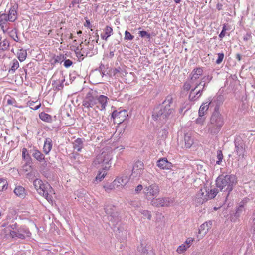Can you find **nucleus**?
Wrapping results in <instances>:
<instances>
[{
    "instance_id": "34",
    "label": "nucleus",
    "mask_w": 255,
    "mask_h": 255,
    "mask_svg": "<svg viewBox=\"0 0 255 255\" xmlns=\"http://www.w3.org/2000/svg\"><path fill=\"white\" fill-rule=\"evenodd\" d=\"M193 86H196V84L192 82L190 79L185 82L183 86V88L185 91L191 90Z\"/></svg>"
},
{
    "instance_id": "53",
    "label": "nucleus",
    "mask_w": 255,
    "mask_h": 255,
    "mask_svg": "<svg viewBox=\"0 0 255 255\" xmlns=\"http://www.w3.org/2000/svg\"><path fill=\"white\" fill-rule=\"evenodd\" d=\"M205 120V118L204 117V116H199V117L196 119V123L198 124L202 125Z\"/></svg>"
},
{
    "instance_id": "21",
    "label": "nucleus",
    "mask_w": 255,
    "mask_h": 255,
    "mask_svg": "<svg viewBox=\"0 0 255 255\" xmlns=\"http://www.w3.org/2000/svg\"><path fill=\"white\" fill-rule=\"evenodd\" d=\"M247 200H243L239 203L235 213V216L237 218L240 217L245 212V205Z\"/></svg>"
},
{
    "instance_id": "16",
    "label": "nucleus",
    "mask_w": 255,
    "mask_h": 255,
    "mask_svg": "<svg viewBox=\"0 0 255 255\" xmlns=\"http://www.w3.org/2000/svg\"><path fill=\"white\" fill-rule=\"evenodd\" d=\"M129 178L128 175L123 174L120 177H117L114 180V184L116 187H124L128 182Z\"/></svg>"
},
{
    "instance_id": "12",
    "label": "nucleus",
    "mask_w": 255,
    "mask_h": 255,
    "mask_svg": "<svg viewBox=\"0 0 255 255\" xmlns=\"http://www.w3.org/2000/svg\"><path fill=\"white\" fill-rule=\"evenodd\" d=\"M207 196L206 187L200 189L196 193L194 198V201L196 203L197 206L202 204L208 201Z\"/></svg>"
},
{
    "instance_id": "7",
    "label": "nucleus",
    "mask_w": 255,
    "mask_h": 255,
    "mask_svg": "<svg viewBox=\"0 0 255 255\" xmlns=\"http://www.w3.org/2000/svg\"><path fill=\"white\" fill-rule=\"evenodd\" d=\"M144 194L148 200L155 198L159 194L160 188L156 183H153L144 188Z\"/></svg>"
},
{
    "instance_id": "11",
    "label": "nucleus",
    "mask_w": 255,
    "mask_h": 255,
    "mask_svg": "<svg viewBox=\"0 0 255 255\" xmlns=\"http://www.w3.org/2000/svg\"><path fill=\"white\" fill-rule=\"evenodd\" d=\"M128 116L126 110L120 111L115 110L112 113L111 118L113 119L114 123L119 124L123 122Z\"/></svg>"
},
{
    "instance_id": "44",
    "label": "nucleus",
    "mask_w": 255,
    "mask_h": 255,
    "mask_svg": "<svg viewBox=\"0 0 255 255\" xmlns=\"http://www.w3.org/2000/svg\"><path fill=\"white\" fill-rule=\"evenodd\" d=\"M141 213L143 215L144 218H147L149 220H151L152 214L150 211L148 210H142Z\"/></svg>"
},
{
    "instance_id": "60",
    "label": "nucleus",
    "mask_w": 255,
    "mask_h": 255,
    "mask_svg": "<svg viewBox=\"0 0 255 255\" xmlns=\"http://www.w3.org/2000/svg\"><path fill=\"white\" fill-rule=\"evenodd\" d=\"M161 132H162V136L163 138L165 139L167 137L168 134L167 130L166 129H162Z\"/></svg>"
},
{
    "instance_id": "8",
    "label": "nucleus",
    "mask_w": 255,
    "mask_h": 255,
    "mask_svg": "<svg viewBox=\"0 0 255 255\" xmlns=\"http://www.w3.org/2000/svg\"><path fill=\"white\" fill-rule=\"evenodd\" d=\"M10 236L12 238H19L24 239L26 237H30L31 233L25 226L19 227L17 230L10 231Z\"/></svg>"
},
{
    "instance_id": "10",
    "label": "nucleus",
    "mask_w": 255,
    "mask_h": 255,
    "mask_svg": "<svg viewBox=\"0 0 255 255\" xmlns=\"http://www.w3.org/2000/svg\"><path fill=\"white\" fill-rule=\"evenodd\" d=\"M105 211L108 215L109 220L114 222L118 220V213L115 206L111 204L105 205Z\"/></svg>"
},
{
    "instance_id": "64",
    "label": "nucleus",
    "mask_w": 255,
    "mask_h": 255,
    "mask_svg": "<svg viewBox=\"0 0 255 255\" xmlns=\"http://www.w3.org/2000/svg\"><path fill=\"white\" fill-rule=\"evenodd\" d=\"M122 41V35L119 33V37L116 40L115 44H119Z\"/></svg>"
},
{
    "instance_id": "62",
    "label": "nucleus",
    "mask_w": 255,
    "mask_h": 255,
    "mask_svg": "<svg viewBox=\"0 0 255 255\" xmlns=\"http://www.w3.org/2000/svg\"><path fill=\"white\" fill-rule=\"evenodd\" d=\"M143 189V186L141 184L138 185L135 189L136 193H139Z\"/></svg>"
},
{
    "instance_id": "31",
    "label": "nucleus",
    "mask_w": 255,
    "mask_h": 255,
    "mask_svg": "<svg viewBox=\"0 0 255 255\" xmlns=\"http://www.w3.org/2000/svg\"><path fill=\"white\" fill-rule=\"evenodd\" d=\"M73 148L77 151L79 152L83 148V141L82 139L77 138L73 143Z\"/></svg>"
},
{
    "instance_id": "61",
    "label": "nucleus",
    "mask_w": 255,
    "mask_h": 255,
    "mask_svg": "<svg viewBox=\"0 0 255 255\" xmlns=\"http://www.w3.org/2000/svg\"><path fill=\"white\" fill-rule=\"evenodd\" d=\"M193 241V239L192 238H188L186 242H185V244L186 245V246H189V247L190 246L191 244L192 243Z\"/></svg>"
},
{
    "instance_id": "13",
    "label": "nucleus",
    "mask_w": 255,
    "mask_h": 255,
    "mask_svg": "<svg viewBox=\"0 0 255 255\" xmlns=\"http://www.w3.org/2000/svg\"><path fill=\"white\" fill-rule=\"evenodd\" d=\"M97 104V96H93L91 93H89L83 100L82 105L89 109L93 107Z\"/></svg>"
},
{
    "instance_id": "55",
    "label": "nucleus",
    "mask_w": 255,
    "mask_h": 255,
    "mask_svg": "<svg viewBox=\"0 0 255 255\" xmlns=\"http://www.w3.org/2000/svg\"><path fill=\"white\" fill-rule=\"evenodd\" d=\"M11 36L13 38V40L15 41H16V42H18V37L17 36V33H16V31L15 30H12L11 32Z\"/></svg>"
},
{
    "instance_id": "56",
    "label": "nucleus",
    "mask_w": 255,
    "mask_h": 255,
    "mask_svg": "<svg viewBox=\"0 0 255 255\" xmlns=\"http://www.w3.org/2000/svg\"><path fill=\"white\" fill-rule=\"evenodd\" d=\"M227 30L226 28V25L225 24H224L223 29L222 31L221 32L220 34H219V37L221 38H223L226 34V31Z\"/></svg>"
},
{
    "instance_id": "63",
    "label": "nucleus",
    "mask_w": 255,
    "mask_h": 255,
    "mask_svg": "<svg viewBox=\"0 0 255 255\" xmlns=\"http://www.w3.org/2000/svg\"><path fill=\"white\" fill-rule=\"evenodd\" d=\"M19 227L17 223L10 225V228L12 229L11 231L17 230Z\"/></svg>"
},
{
    "instance_id": "54",
    "label": "nucleus",
    "mask_w": 255,
    "mask_h": 255,
    "mask_svg": "<svg viewBox=\"0 0 255 255\" xmlns=\"http://www.w3.org/2000/svg\"><path fill=\"white\" fill-rule=\"evenodd\" d=\"M236 151L239 156H243V148L241 146L235 145Z\"/></svg>"
},
{
    "instance_id": "36",
    "label": "nucleus",
    "mask_w": 255,
    "mask_h": 255,
    "mask_svg": "<svg viewBox=\"0 0 255 255\" xmlns=\"http://www.w3.org/2000/svg\"><path fill=\"white\" fill-rule=\"evenodd\" d=\"M19 67L18 61L16 59H14L12 61V65L11 68L9 70L8 72L11 74H13L16 69Z\"/></svg>"
},
{
    "instance_id": "48",
    "label": "nucleus",
    "mask_w": 255,
    "mask_h": 255,
    "mask_svg": "<svg viewBox=\"0 0 255 255\" xmlns=\"http://www.w3.org/2000/svg\"><path fill=\"white\" fill-rule=\"evenodd\" d=\"M134 36L131 35L130 32L128 31H126L125 33V37L124 39L125 40H132L134 38Z\"/></svg>"
},
{
    "instance_id": "33",
    "label": "nucleus",
    "mask_w": 255,
    "mask_h": 255,
    "mask_svg": "<svg viewBox=\"0 0 255 255\" xmlns=\"http://www.w3.org/2000/svg\"><path fill=\"white\" fill-rule=\"evenodd\" d=\"M184 140L185 145L188 148H190L193 144V139L188 134L185 135Z\"/></svg>"
},
{
    "instance_id": "35",
    "label": "nucleus",
    "mask_w": 255,
    "mask_h": 255,
    "mask_svg": "<svg viewBox=\"0 0 255 255\" xmlns=\"http://www.w3.org/2000/svg\"><path fill=\"white\" fill-rule=\"evenodd\" d=\"M22 158L26 161L27 163H30L31 158L28 153L27 149L25 148L22 149Z\"/></svg>"
},
{
    "instance_id": "58",
    "label": "nucleus",
    "mask_w": 255,
    "mask_h": 255,
    "mask_svg": "<svg viewBox=\"0 0 255 255\" xmlns=\"http://www.w3.org/2000/svg\"><path fill=\"white\" fill-rule=\"evenodd\" d=\"M252 38V35L251 33H247L244 36H243V40L245 41H247L249 40H250Z\"/></svg>"
},
{
    "instance_id": "57",
    "label": "nucleus",
    "mask_w": 255,
    "mask_h": 255,
    "mask_svg": "<svg viewBox=\"0 0 255 255\" xmlns=\"http://www.w3.org/2000/svg\"><path fill=\"white\" fill-rule=\"evenodd\" d=\"M65 57L63 55L57 56L55 58V61L58 63H61L65 60Z\"/></svg>"
},
{
    "instance_id": "43",
    "label": "nucleus",
    "mask_w": 255,
    "mask_h": 255,
    "mask_svg": "<svg viewBox=\"0 0 255 255\" xmlns=\"http://www.w3.org/2000/svg\"><path fill=\"white\" fill-rule=\"evenodd\" d=\"M188 248L189 246H186L185 244H183L178 247L176 251L177 253L181 254L184 252Z\"/></svg>"
},
{
    "instance_id": "19",
    "label": "nucleus",
    "mask_w": 255,
    "mask_h": 255,
    "mask_svg": "<svg viewBox=\"0 0 255 255\" xmlns=\"http://www.w3.org/2000/svg\"><path fill=\"white\" fill-rule=\"evenodd\" d=\"M97 103H99L100 105V107L98 106H97L96 107L101 111L105 110L107 105L108 100H109L108 98L103 95L97 96Z\"/></svg>"
},
{
    "instance_id": "2",
    "label": "nucleus",
    "mask_w": 255,
    "mask_h": 255,
    "mask_svg": "<svg viewBox=\"0 0 255 255\" xmlns=\"http://www.w3.org/2000/svg\"><path fill=\"white\" fill-rule=\"evenodd\" d=\"M223 116L220 112L214 111L207 124V129L208 133L212 135L218 134L224 124Z\"/></svg>"
},
{
    "instance_id": "32",
    "label": "nucleus",
    "mask_w": 255,
    "mask_h": 255,
    "mask_svg": "<svg viewBox=\"0 0 255 255\" xmlns=\"http://www.w3.org/2000/svg\"><path fill=\"white\" fill-rule=\"evenodd\" d=\"M109 75L110 76H121V75L123 74V70L121 69L120 67L117 68H113L111 69L109 71Z\"/></svg>"
},
{
    "instance_id": "42",
    "label": "nucleus",
    "mask_w": 255,
    "mask_h": 255,
    "mask_svg": "<svg viewBox=\"0 0 255 255\" xmlns=\"http://www.w3.org/2000/svg\"><path fill=\"white\" fill-rule=\"evenodd\" d=\"M7 188V182L4 179H0V191Z\"/></svg>"
},
{
    "instance_id": "28",
    "label": "nucleus",
    "mask_w": 255,
    "mask_h": 255,
    "mask_svg": "<svg viewBox=\"0 0 255 255\" xmlns=\"http://www.w3.org/2000/svg\"><path fill=\"white\" fill-rule=\"evenodd\" d=\"M83 42H82L80 44V46L76 48L75 52L76 55L77 57L78 58L79 60L82 61L84 59V58L85 57H87L86 55L84 54V53H83V49H82V44Z\"/></svg>"
},
{
    "instance_id": "29",
    "label": "nucleus",
    "mask_w": 255,
    "mask_h": 255,
    "mask_svg": "<svg viewBox=\"0 0 255 255\" xmlns=\"http://www.w3.org/2000/svg\"><path fill=\"white\" fill-rule=\"evenodd\" d=\"M32 156L39 162H42L45 160L44 155L37 149L34 150Z\"/></svg>"
},
{
    "instance_id": "59",
    "label": "nucleus",
    "mask_w": 255,
    "mask_h": 255,
    "mask_svg": "<svg viewBox=\"0 0 255 255\" xmlns=\"http://www.w3.org/2000/svg\"><path fill=\"white\" fill-rule=\"evenodd\" d=\"M72 63H72L71 60H70L69 59L66 60L64 61V66L66 68H68V67H69L72 64Z\"/></svg>"
},
{
    "instance_id": "23",
    "label": "nucleus",
    "mask_w": 255,
    "mask_h": 255,
    "mask_svg": "<svg viewBox=\"0 0 255 255\" xmlns=\"http://www.w3.org/2000/svg\"><path fill=\"white\" fill-rule=\"evenodd\" d=\"M82 49L83 53L87 56L91 57L94 55V45L92 44H90L89 42H88L86 44V47H82Z\"/></svg>"
},
{
    "instance_id": "4",
    "label": "nucleus",
    "mask_w": 255,
    "mask_h": 255,
    "mask_svg": "<svg viewBox=\"0 0 255 255\" xmlns=\"http://www.w3.org/2000/svg\"><path fill=\"white\" fill-rule=\"evenodd\" d=\"M33 185L39 194L44 197L49 203H52V195L54 192L49 184H44L41 180L36 179L33 181Z\"/></svg>"
},
{
    "instance_id": "46",
    "label": "nucleus",
    "mask_w": 255,
    "mask_h": 255,
    "mask_svg": "<svg viewBox=\"0 0 255 255\" xmlns=\"http://www.w3.org/2000/svg\"><path fill=\"white\" fill-rule=\"evenodd\" d=\"M106 175V171H102L100 172L99 174L97 175L96 177L95 178V180L97 181L99 180V181H101L102 179H103L105 175Z\"/></svg>"
},
{
    "instance_id": "26",
    "label": "nucleus",
    "mask_w": 255,
    "mask_h": 255,
    "mask_svg": "<svg viewBox=\"0 0 255 255\" xmlns=\"http://www.w3.org/2000/svg\"><path fill=\"white\" fill-rule=\"evenodd\" d=\"M8 19L10 22H14L17 19V11L16 8L12 6L9 10L8 14L7 15Z\"/></svg>"
},
{
    "instance_id": "3",
    "label": "nucleus",
    "mask_w": 255,
    "mask_h": 255,
    "mask_svg": "<svg viewBox=\"0 0 255 255\" xmlns=\"http://www.w3.org/2000/svg\"><path fill=\"white\" fill-rule=\"evenodd\" d=\"M216 186L222 192H227V196L233 190L237 183V178L234 175H221L216 180Z\"/></svg>"
},
{
    "instance_id": "39",
    "label": "nucleus",
    "mask_w": 255,
    "mask_h": 255,
    "mask_svg": "<svg viewBox=\"0 0 255 255\" xmlns=\"http://www.w3.org/2000/svg\"><path fill=\"white\" fill-rule=\"evenodd\" d=\"M27 56V52L26 51L23 50H20L18 53V58L21 61H24Z\"/></svg>"
},
{
    "instance_id": "52",
    "label": "nucleus",
    "mask_w": 255,
    "mask_h": 255,
    "mask_svg": "<svg viewBox=\"0 0 255 255\" xmlns=\"http://www.w3.org/2000/svg\"><path fill=\"white\" fill-rule=\"evenodd\" d=\"M141 255H153V254L151 251L148 252V250L146 248H143Z\"/></svg>"
},
{
    "instance_id": "20",
    "label": "nucleus",
    "mask_w": 255,
    "mask_h": 255,
    "mask_svg": "<svg viewBox=\"0 0 255 255\" xmlns=\"http://www.w3.org/2000/svg\"><path fill=\"white\" fill-rule=\"evenodd\" d=\"M212 223L209 221L202 224L199 228V233L205 235L212 227Z\"/></svg>"
},
{
    "instance_id": "9",
    "label": "nucleus",
    "mask_w": 255,
    "mask_h": 255,
    "mask_svg": "<svg viewBox=\"0 0 255 255\" xmlns=\"http://www.w3.org/2000/svg\"><path fill=\"white\" fill-rule=\"evenodd\" d=\"M174 200L168 197L155 198L151 200V204L156 207H168L172 204Z\"/></svg>"
},
{
    "instance_id": "51",
    "label": "nucleus",
    "mask_w": 255,
    "mask_h": 255,
    "mask_svg": "<svg viewBox=\"0 0 255 255\" xmlns=\"http://www.w3.org/2000/svg\"><path fill=\"white\" fill-rule=\"evenodd\" d=\"M212 76L211 75H207V76H205L204 77H203L202 79H201V81L202 82H205V83H209L211 80H212Z\"/></svg>"
},
{
    "instance_id": "1",
    "label": "nucleus",
    "mask_w": 255,
    "mask_h": 255,
    "mask_svg": "<svg viewBox=\"0 0 255 255\" xmlns=\"http://www.w3.org/2000/svg\"><path fill=\"white\" fill-rule=\"evenodd\" d=\"M173 98L172 96L168 95L161 104L156 107L153 112L152 118L161 123H164L173 112L174 108L172 107Z\"/></svg>"
},
{
    "instance_id": "25",
    "label": "nucleus",
    "mask_w": 255,
    "mask_h": 255,
    "mask_svg": "<svg viewBox=\"0 0 255 255\" xmlns=\"http://www.w3.org/2000/svg\"><path fill=\"white\" fill-rule=\"evenodd\" d=\"M52 147V141L50 138L45 139L43 146V152L46 154H48L51 150Z\"/></svg>"
},
{
    "instance_id": "38",
    "label": "nucleus",
    "mask_w": 255,
    "mask_h": 255,
    "mask_svg": "<svg viewBox=\"0 0 255 255\" xmlns=\"http://www.w3.org/2000/svg\"><path fill=\"white\" fill-rule=\"evenodd\" d=\"M28 105L31 109L36 110L40 107L41 104L40 102H38V101L36 102L29 101L28 102Z\"/></svg>"
},
{
    "instance_id": "47",
    "label": "nucleus",
    "mask_w": 255,
    "mask_h": 255,
    "mask_svg": "<svg viewBox=\"0 0 255 255\" xmlns=\"http://www.w3.org/2000/svg\"><path fill=\"white\" fill-rule=\"evenodd\" d=\"M217 154V157L218 158V161H216V163L217 164H220L222 161V159L223 158V155L221 150H218Z\"/></svg>"
},
{
    "instance_id": "50",
    "label": "nucleus",
    "mask_w": 255,
    "mask_h": 255,
    "mask_svg": "<svg viewBox=\"0 0 255 255\" xmlns=\"http://www.w3.org/2000/svg\"><path fill=\"white\" fill-rule=\"evenodd\" d=\"M139 35L141 37H146V38L148 39H150L151 38L150 34L148 33L145 31H139Z\"/></svg>"
},
{
    "instance_id": "18",
    "label": "nucleus",
    "mask_w": 255,
    "mask_h": 255,
    "mask_svg": "<svg viewBox=\"0 0 255 255\" xmlns=\"http://www.w3.org/2000/svg\"><path fill=\"white\" fill-rule=\"evenodd\" d=\"M203 69L201 68L194 69L192 70L190 74V80L196 84L198 83L196 82L197 80L200 78V77L203 74Z\"/></svg>"
},
{
    "instance_id": "24",
    "label": "nucleus",
    "mask_w": 255,
    "mask_h": 255,
    "mask_svg": "<svg viewBox=\"0 0 255 255\" xmlns=\"http://www.w3.org/2000/svg\"><path fill=\"white\" fill-rule=\"evenodd\" d=\"M209 106H210V103L209 101L203 103L202 105L200 106L199 109V116H204L207 113V111L209 108Z\"/></svg>"
},
{
    "instance_id": "22",
    "label": "nucleus",
    "mask_w": 255,
    "mask_h": 255,
    "mask_svg": "<svg viewBox=\"0 0 255 255\" xmlns=\"http://www.w3.org/2000/svg\"><path fill=\"white\" fill-rule=\"evenodd\" d=\"M14 193L18 197L23 199L26 195L25 188L22 186H17L14 190Z\"/></svg>"
},
{
    "instance_id": "45",
    "label": "nucleus",
    "mask_w": 255,
    "mask_h": 255,
    "mask_svg": "<svg viewBox=\"0 0 255 255\" xmlns=\"http://www.w3.org/2000/svg\"><path fill=\"white\" fill-rule=\"evenodd\" d=\"M116 186V185L114 184V181L109 184L106 185L104 186V188L105 190L108 192H110L112 190L114 189L115 188V187Z\"/></svg>"
},
{
    "instance_id": "40",
    "label": "nucleus",
    "mask_w": 255,
    "mask_h": 255,
    "mask_svg": "<svg viewBox=\"0 0 255 255\" xmlns=\"http://www.w3.org/2000/svg\"><path fill=\"white\" fill-rule=\"evenodd\" d=\"M9 46V43L8 40L4 39L2 41H0V48L2 50H6Z\"/></svg>"
},
{
    "instance_id": "15",
    "label": "nucleus",
    "mask_w": 255,
    "mask_h": 255,
    "mask_svg": "<svg viewBox=\"0 0 255 255\" xmlns=\"http://www.w3.org/2000/svg\"><path fill=\"white\" fill-rule=\"evenodd\" d=\"M144 164L142 161H137L134 165L131 176L133 177H138L143 173Z\"/></svg>"
},
{
    "instance_id": "41",
    "label": "nucleus",
    "mask_w": 255,
    "mask_h": 255,
    "mask_svg": "<svg viewBox=\"0 0 255 255\" xmlns=\"http://www.w3.org/2000/svg\"><path fill=\"white\" fill-rule=\"evenodd\" d=\"M8 21L9 20L6 14H2L0 16V25L6 24Z\"/></svg>"
},
{
    "instance_id": "14",
    "label": "nucleus",
    "mask_w": 255,
    "mask_h": 255,
    "mask_svg": "<svg viewBox=\"0 0 255 255\" xmlns=\"http://www.w3.org/2000/svg\"><path fill=\"white\" fill-rule=\"evenodd\" d=\"M224 101V96L222 95H217L211 100L209 99L210 107H215L214 111L219 112V107L222 105Z\"/></svg>"
},
{
    "instance_id": "30",
    "label": "nucleus",
    "mask_w": 255,
    "mask_h": 255,
    "mask_svg": "<svg viewBox=\"0 0 255 255\" xmlns=\"http://www.w3.org/2000/svg\"><path fill=\"white\" fill-rule=\"evenodd\" d=\"M218 193V190L217 189L214 188L209 190V188L207 189L206 188L207 198H208V200L214 198Z\"/></svg>"
},
{
    "instance_id": "6",
    "label": "nucleus",
    "mask_w": 255,
    "mask_h": 255,
    "mask_svg": "<svg viewBox=\"0 0 255 255\" xmlns=\"http://www.w3.org/2000/svg\"><path fill=\"white\" fill-rule=\"evenodd\" d=\"M207 83L200 81L196 83V86L190 90L189 99L191 101H194L198 99L202 94V92L205 89Z\"/></svg>"
},
{
    "instance_id": "5",
    "label": "nucleus",
    "mask_w": 255,
    "mask_h": 255,
    "mask_svg": "<svg viewBox=\"0 0 255 255\" xmlns=\"http://www.w3.org/2000/svg\"><path fill=\"white\" fill-rule=\"evenodd\" d=\"M112 150L110 148L106 147L102 149V152L99 153L96 156L94 161V164L95 165L102 164L103 169L107 170L109 166H107L112 160Z\"/></svg>"
},
{
    "instance_id": "17",
    "label": "nucleus",
    "mask_w": 255,
    "mask_h": 255,
    "mask_svg": "<svg viewBox=\"0 0 255 255\" xmlns=\"http://www.w3.org/2000/svg\"><path fill=\"white\" fill-rule=\"evenodd\" d=\"M157 166L161 169H170L173 165L166 158H162L157 161Z\"/></svg>"
},
{
    "instance_id": "49",
    "label": "nucleus",
    "mask_w": 255,
    "mask_h": 255,
    "mask_svg": "<svg viewBox=\"0 0 255 255\" xmlns=\"http://www.w3.org/2000/svg\"><path fill=\"white\" fill-rule=\"evenodd\" d=\"M224 57V54L223 53L218 54V59L216 61V63L217 64H220Z\"/></svg>"
},
{
    "instance_id": "27",
    "label": "nucleus",
    "mask_w": 255,
    "mask_h": 255,
    "mask_svg": "<svg viewBox=\"0 0 255 255\" xmlns=\"http://www.w3.org/2000/svg\"><path fill=\"white\" fill-rule=\"evenodd\" d=\"M104 34H101V37L102 39L107 41L108 38L113 34V29L109 26H106L104 29Z\"/></svg>"
},
{
    "instance_id": "37",
    "label": "nucleus",
    "mask_w": 255,
    "mask_h": 255,
    "mask_svg": "<svg viewBox=\"0 0 255 255\" xmlns=\"http://www.w3.org/2000/svg\"><path fill=\"white\" fill-rule=\"evenodd\" d=\"M39 118L42 121L47 122H51L52 120L51 116L50 115L44 112H42L39 114Z\"/></svg>"
}]
</instances>
